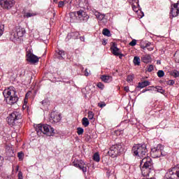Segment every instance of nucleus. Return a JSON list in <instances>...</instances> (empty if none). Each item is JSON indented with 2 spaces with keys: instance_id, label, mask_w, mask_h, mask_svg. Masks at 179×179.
<instances>
[{
  "instance_id": "obj_14",
  "label": "nucleus",
  "mask_w": 179,
  "mask_h": 179,
  "mask_svg": "<svg viewBox=\"0 0 179 179\" xmlns=\"http://www.w3.org/2000/svg\"><path fill=\"white\" fill-rule=\"evenodd\" d=\"M111 52L113 55L118 57V55H121V52H120V49L117 47V43H113V45L110 47Z\"/></svg>"
},
{
  "instance_id": "obj_48",
  "label": "nucleus",
  "mask_w": 179,
  "mask_h": 179,
  "mask_svg": "<svg viewBox=\"0 0 179 179\" xmlns=\"http://www.w3.org/2000/svg\"><path fill=\"white\" fill-rule=\"evenodd\" d=\"M124 91L127 92H129V87H124Z\"/></svg>"
},
{
  "instance_id": "obj_7",
  "label": "nucleus",
  "mask_w": 179,
  "mask_h": 179,
  "mask_svg": "<svg viewBox=\"0 0 179 179\" xmlns=\"http://www.w3.org/2000/svg\"><path fill=\"white\" fill-rule=\"evenodd\" d=\"M122 149V146L121 145H115L110 148L109 151L108 152V155L110 156V157H117L118 155L121 153V150Z\"/></svg>"
},
{
  "instance_id": "obj_20",
  "label": "nucleus",
  "mask_w": 179,
  "mask_h": 179,
  "mask_svg": "<svg viewBox=\"0 0 179 179\" xmlns=\"http://www.w3.org/2000/svg\"><path fill=\"white\" fill-rule=\"evenodd\" d=\"M101 79L102 82H104L105 83H108V82H111L112 77L110 76H101Z\"/></svg>"
},
{
  "instance_id": "obj_39",
  "label": "nucleus",
  "mask_w": 179,
  "mask_h": 179,
  "mask_svg": "<svg viewBox=\"0 0 179 179\" xmlns=\"http://www.w3.org/2000/svg\"><path fill=\"white\" fill-rule=\"evenodd\" d=\"M96 86L99 89H101V90H103V89H104V85L102 83H98Z\"/></svg>"
},
{
  "instance_id": "obj_36",
  "label": "nucleus",
  "mask_w": 179,
  "mask_h": 179,
  "mask_svg": "<svg viewBox=\"0 0 179 179\" xmlns=\"http://www.w3.org/2000/svg\"><path fill=\"white\" fill-rule=\"evenodd\" d=\"M166 83L169 86H173V85H174L176 83V82L173 80H169L166 81Z\"/></svg>"
},
{
  "instance_id": "obj_43",
  "label": "nucleus",
  "mask_w": 179,
  "mask_h": 179,
  "mask_svg": "<svg viewBox=\"0 0 179 179\" xmlns=\"http://www.w3.org/2000/svg\"><path fill=\"white\" fill-rule=\"evenodd\" d=\"M98 107H100L101 108H103V107H106V103L102 102L101 103H98Z\"/></svg>"
},
{
  "instance_id": "obj_56",
  "label": "nucleus",
  "mask_w": 179,
  "mask_h": 179,
  "mask_svg": "<svg viewBox=\"0 0 179 179\" xmlns=\"http://www.w3.org/2000/svg\"><path fill=\"white\" fill-rule=\"evenodd\" d=\"M178 10H174L173 12H177Z\"/></svg>"
},
{
  "instance_id": "obj_4",
  "label": "nucleus",
  "mask_w": 179,
  "mask_h": 179,
  "mask_svg": "<svg viewBox=\"0 0 179 179\" xmlns=\"http://www.w3.org/2000/svg\"><path fill=\"white\" fill-rule=\"evenodd\" d=\"M134 156H138V157H145L148 153V148H146V144H137L132 148L131 150Z\"/></svg>"
},
{
  "instance_id": "obj_49",
  "label": "nucleus",
  "mask_w": 179,
  "mask_h": 179,
  "mask_svg": "<svg viewBox=\"0 0 179 179\" xmlns=\"http://www.w3.org/2000/svg\"><path fill=\"white\" fill-rule=\"evenodd\" d=\"M81 41H85V36L80 37Z\"/></svg>"
},
{
  "instance_id": "obj_45",
  "label": "nucleus",
  "mask_w": 179,
  "mask_h": 179,
  "mask_svg": "<svg viewBox=\"0 0 179 179\" xmlns=\"http://www.w3.org/2000/svg\"><path fill=\"white\" fill-rule=\"evenodd\" d=\"M90 75V73L87 71V69L85 70V76H89Z\"/></svg>"
},
{
  "instance_id": "obj_34",
  "label": "nucleus",
  "mask_w": 179,
  "mask_h": 179,
  "mask_svg": "<svg viewBox=\"0 0 179 179\" xmlns=\"http://www.w3.org/2000/svg\"><path fill=\"white\" fill-rule=\"evenodd\" d=\"M71 36V37H74V38H78L79 37V32H72Z\"/></svg>"
},
{
  "instance_id": "obj_32",
  "label": "nucleus",
  "mask_w": 179,
  "mask_h": 179,
  "mask_svg": "<svg viewBox=\"0 0 179 179\" xmlns=\"http://www.w3.org/2000/svg\"><path fill=\"white\" fill-rule=\"evenodd\" d=\"M88 118L89 120H93L94 118V113L92 111L88 112Z\"/></svg>"
},
{
  "instance_id": "obj_5",
  "label": "nucleus",
  "mask_w": 179,
  "mask_h": 179,
  "mask_svg": "<svg viewBox=\"0 0 179 179\" xmlns=\"http://www.w3.org/2000/svg\"><path fill=\"white\" fill-rule=\"evenodd\" d=\"M22 119V113L15 110L10 113L7 117V122L10 127H15L19 124V121Z\"/></svg>"
},
{
  "instance_id": "obj_47",
  "label": "nucleus",
  "mask_w": 179,
  "mask_h": 179,
  "mask_svg": "<svg viewBox=\"0 0 179 179\" xmlns=\"http://www.w3.org/2000/svg\"><path fill=\"white\" fill-rule=\"evenodd\" d=\"M102 44H103V45H106V44H107V41H106V40H103L102 41Z\"/></svg>"
},
{
  "instance_id": "obj_21",
  "label": "nucleus",
  "mask_w": 179,
  "mask_h": 179,
  "mask_svg": "<svg viewBox=\"0 0 179 179\" xmlns=\"http://www.w3.org/2000/svg\"><path fill=\"white\" fill-rule=\"evenodd\" d=\"M19 36H17V33L15 32H12L10 36V39L11 41H16V40L19 39Z\"/></svg>"
},
{
  "instance_id": "obj_30",
  "label": "nucleus",
  "mask_w": 179,
  "mask_h": 179,
  "mask_svg": "<svg viewBox=\"0 0 179 179\" xmlns=\"http://www.w3.org/2000/svg\"><path fill=\"white\" fill-rule=\"evenodd\" d=\"M17 157L20 160H23V157H24V154L23 153V152H18Z\"/></svg>"
},
{
  "instance_id": "obj_17",
  "label": "nucleus",
  "mask_w": 179,
  "mask_h": 179,
  "mask_svg": "<svg viewBox=\"0 0 179 179\" xmlns=\"http://www.w3.org/2000/svg\"><path fill=\"white\" fill-rule=\"evenodd\" d=\"M148 86H150V82L148 80H145V81L138 83L137 87H138L139 89H143L144 87H146Z\"/></svg>"
},
{
  "instance_id": "obj_10",
  "label": "nucleus",
  "mask_w": 179,
  "mask_h": 179,
  "mask_svg": "<svg viewBox=\"0 0 179 179\" xmlns=\"http://www.w3.org/2000/svg\"><path fill=\"white\" fill-rule=\"evenodd\" d=\"M76 13H77V16L80 19V20H81V22H87V20H89V15H87V13H86V12H84L83 10H80L76 12Z\"/></svg>"
},
{
  "instance_id": "obj_31",
  "label": "nucleus",
  "mask_w": 179,
  "mask_h": 179,
  "mask_svg": "<svg viewBox=\"0 0 179 179\" xmlns=\"http://www.w3.org/2000/svg\"><path fill=\"white\" fill-rule=\"evenodd\" d=\"M172 76H174V78H178L179 76V72L177 70H174L172 73H171Z\"/></svg>"
},
{
  "instance_id": "obj_57",
  "label": "nucleus",
  "mask_w": 179,
  "mask_h": 179,
  "mask_svg": "<svg viewBox=\"0 0 179 179\" xmlns=\"http://www.w3.org/2000/svg\"><path fill=\"white\" fill-rule=\"evenodd\" d=\"M136 5L138 6V2H136Z\"/></svg>"
},
{
  "instance_id": "obj_13",
  "label": "nucleus",
  "mask_w": 179,
  "mask_h": 179,
  "mask_svg": "<svg viewBox=\"0 0 179 179\" xmlns=\"http://www.w3.org/2000/svg\"><path fill=\"white\" fill-rule=\"evenodd\" d=\"M164 179H177V173L175 172L173 168L169 170Z\"/></svg>"
},
{
  "instance_id": "obj_46",
  "label": "nucleus",
  "mask_w": 179,
  "mask_h": 179,
  "mask_svg": "<svg viewBox=\"0 0 179 179\" xmlns=\"http://www.w3.org/2000/svg\"><path fill=\"white\" fill-rule=\"evenodd\" d=\"M149 90H150V89L143 90L141 91V93H145V92H149Z\"/></svg>"
},
{
  "instance_id": "obj_23",
  "label": "nucleus",
  "mask_w": 179,
  "mask_h": 179,
  "mask_svg": "<svg viewBox=\"0 0 179 179\" xmlns=\"http://www.w3.org/2000/svg\"><path fill=\"white\" fill-rule=\"evenodd\" d=\"M102 34H103V36H106V37H111V32L107 28L103 29Z\"/></svg>"
},
{
  "instance_id": "obj_52",
  "label": "nucleus",
  "mask_w": 179,
  "mask_h": 179,
  "mask_svg": "<svg viewBox=\"0 0 179 179\" xmlns=\"http://www.w3.org/2000/svg\"><path fill=\"white\" fill-rule=\"evenodd\" d=\"M148 50L149 51H153V48H148Z\"/></svg>"
},
{
  "instance_id": "obj_16",
  "label": "nucleus",
  "mask_w": 179,
  "mask_h": 179,
  "mask_svg": "<svg viewBox=\"0 0 179 179\" xmlns=\"http://www.w3.org/2000/svg\"><path fill=\"white\" fill-rule=\"evenodd\" d=\"M141 61L144 62V64H149V62H152V57H150V55H143L141 57Z\"/></svg>"
},
{
  "instance_id": "obj_58",
  "label": "nucleus",
  "mask_w": 179,
  "mask_h": 179,
  "mask_svg": "<svg viewBox=\"0 0 179 179\" xmlns=\"http://www.w3.org/2000/svg\"><path fill=\"white\" fill-rule=\"evenodd\" d=\"M152 87H155V86H152Z\"/></svg>"
},
{
  "instance_id": "obj_53",
  "label": "nucleus",
  "mask_w": 179,
  "mask_h": 179,
  "mask_svg": "<svg viewBox=\"0 0 179 179\" xmlns=\"http://www.w3.org/2000/svg\"><path fill=\"white\" fill-rule=\"evenodd\" d=\"M17 171H19V166H17V169H16Z\"/></svg>"
},
{
  "instance_id": "obj_18",
  "label": "nucleus",
  "mask_w": 179,
  "mask_h": 179,
  "mask_svg": "<svg viewBox=\"0 0 179 179\" xmlns=\"http://www.w3.org/2000/svg\"><path fill=\"white\" fill-rule=\"evenodd\" d=\"M17 35L20 38V37H23L24 34H26V30L23 28L18 27L16 29Z\"/></svg>"
},
{
  "instance_id": "obj_15",
  "label": "nucleus",
  "mask_w": 179,
  "mask_h": 179,
  "mask_svg": "<svg viewBox=\"0 0 179 179\" xmlns=\"http://www.w3.org/2000/svg\"><path fill=\"white\" fill-rule=\"evenodd\" d=\"M94 15L96 16L98 20H103L104 23H107V19H106V15L101 14L98 11H94Z\"/></svg>"
},
{
  "instance_id": "obj_25",
  "label": "nucleus",
  "mask_w": 179,
  "mask_h": 179,
  "mask_svg": "<svg viewBox=\"0 0 179 179\" xmlns=\"http://www.w3.org/2000/svg\"><path fill=\"white\" fill-rule=\"evenodd\" d=\"M93 160L94 162H96V163H99V162H100V155H99V152H96L94 154Z\"/></svg>"
},
{
  "instance_id": "obj_8",
  "label": "nucleus",
  "mask_w": 179,
  "mask_h": 179,
  "mask_svg": "<svg viewBox=\"0 0 179 179\" xmlns=\"http://www.w3.org/2000/svg\"><path fill=\"white\" fill-rule=\"evenodd\" d=\"M73 166H74V167H78L80 169V170H82L83 173H86V171H87L86 164H85V162L82 160L74 161L73 162Z\"/></svg>"
},
{
  "instance_id": "obj_44",
  "label": "nucleus",
  "mask_w": 179,
  "mask_h": 179,
  "mask_svg": "<svg viewBox=\"0 0 179 179\" xmlns=\"http://www.w3.org/2000/svg\"><path fill=\"white\" fill-rule=\"evenodd\" d=\"M18 179H23V173H22V171L18 173Z\"/></svg>"
},
{
  "instance_id": "obj_33",
  "label": "nucleus",
  "mask_w": 179,
  "mask_h": 179,
  "mask_svg": "<svg viewBox=\"0 0 179 179\" xmlns=\"http://www.w3.org/2000/svg\"><path fill=\"white\" fill-rule=\"evenodd\" d=\"M33 16H36V14L35 13H27L25 15H24V17H31Z\"/></svg>"
},
{
  "instance_id": "obj_54",
  "label": "nucleus",
  "mask_w": 179,
  "mask_h": 179,
  "mask_svg": "<svg viewBox=\"0 0 179 179\" xmlns=\"http://www.w3.org/2000/svg\"><path fill=\"white\" fill-rule=\"evenodd\" d=\"M54 2H58V0H53Z\"/></svg>"
},
{
  "instance_id": "obj_55",
  "label": "nucleus",
  "mask_w": 179,
  "mask_h": 179,
  "mask_svg": "<svg viewBox=\"0 0 179 179\" xmlns=\"http://www.w3.org/2000/svg\"><path fill=\"white\" fill-rule=\"evenodd\" d=\"M1 159H3L2 157L0 156V160H1Z\"/></svg>"
},
{
  "instance_id": "obj_9",
  "label": "nucleus",
  "mask_w": 179,
  "mask_h": 179,
  "mask_svg": "<svg viewBox=\"0 0 179 179\" xmlns=\"http://www.w3.org/2000/svg\"><path fill=\"white\" fill-rule=\"evenodd\" d=\"M15 3H16L15 0L1 1V6L3 8V9H11V8H13V6H15Z\"/></svg>"
},
{
  "instance_id": "obj_6",
  "label": "nucleus",
  "mask_w": 179,
  "mask_h": 179,
  "mask_svg": "<svg viewBox=\"0 0 179 179\" xmlns=\"http://www.w3.org/2000/svg\"><path fill=\"white\" fill-rule=\"evenodd\" d=\"M163 147L162 145L159 144L156 148H152L150 155L153 159H157V157H161L163 156Z\"/></svg>"
},
{
  "instance_id": "obj_26",
  "label": "nucleus",
  "mask_w": 179,
  "mask_h": 179,
  "mask_svg": "<svg viewBox=\"0 0 179 179\" xmlns=\"http://www.w3.org/2000/svg\"><path fill=\"white\" fill-rule=\"evenodd\" d=\"M5 31V25L1 24L0 22V37L3 34V32Z\"/></svg>"
},
{
  "instance_id": "obj_3",
  "label": "nucleus",
  "mask_w": 179,
  "mask_h": 179,
  "mask_svg": "<svg viewBox=\"0 0 179 179\" xmlns=\"http://www.w3.org/2000/svg\"><path fill=\"white\" fill-rule=\"evenodd\" d=\"M141 164H143L141 168V172L144 176H148L150 173V170L153 169V161H152L151 157H145L142 159Z\"/></svg>"
},
{
  "instance_id": "obj_41",
  "label": "nucleus",
  "mask_w": 179,
  "mask_h": 179,
  "mask_svg": "<svg viewBox=\"0 0 179 179\" xmlns=\"http://www.w3.org/2000/svg\"><path fill=\"white\" fill-rule=\"evenodd\" d=\"M154 69H155V67H153V65L150 64L148 66V72H152V71H153Z\"/></svg>"
},
{
  "instance_id": "obj_11",
  "label": "nucleus",
  "mask_w": 179,
  "mask_h": 179,
  "mask_svg": "<svg viewBox=\"0 0 179 179\" xmlns=\"http://www.w3.org/2000/svg\"><path fill=\"white\" fill-rule=\"evenodd\" d=\"M50 122H59L61 121V114H58L57 112H52L50 117Z\"/></svg>"
},
{
  "instance_id": "obj_35",
  "label": "nucleus",
  "mask_w": 179,
  "mask_h": 179,
  "mask_svg": "<svg viewBox=\"0 0 179 179\" xmlns=\"http://www.w3.org/2000/svg\"><path fill=\"white\" fill-rule=\"evenodd\" d=\"M172 169L174 170L175 173H176L178 178H179V167H174Z\"/></svg>"
},
{
  "instance_id": "obj_27",
  "label": "nucleus",
  "mask_w": 179,
  "mask_h": 179,
  "mask_svg": "<svg viewBox=\"0 0 179 179\" xmlns=\"http://www.w3.org/2000/svg\"><path fill=\"white\" fill-rule=\"evenodd\" d=\"M155 89H157V92L158 93H161L162 94H164V90L162 87H155Z\"/></svg>"
},
{
  "instance_id": "obj_28",
  "label": "nucleus",
  "mask_w": 179,
  "mask_h": 179,
  "mask_svg": "<svg viewBox=\"0 0 179 179\" xmlns=\"http://www.w3.org/2000/svg\"><path fill=\"white\" fill-rule=\"evenodd\" d=\"M158 78H163L164 76V71L162 70H159L157 73Z\"/></svg>"
},
{
  "instance_id": "obj_19",
  "label": "nucleus",
  "mask_w": 179,
  "mask_h": 179,
  "mask_svg": "<svg viewBox=\"0 0 179 179\" xmlns=\"http://www.w3.org/2000/svg\"><path fill=\"white\" fill-rule=\"evenodd\" d=\"M56 57H57L58 59H64L65 57V51L57 50H56Z\"/></svg>"
},
{
  "instance_id": "obj_50",
  "label": "nucleus",
  "mask_w": 179,
  "mask_h": 179,
  "mask_svg": "<svg viewBox=\"0 0 179 179\" xmlns=\"http://www.w3.org/2000/svg\"><path fill=\"white\" fill-rule=\"evenodd\" d=\"M41 103L43 106H45V103H47V101L45 100H43L41 101Z\"/></svg>"
},
{
  "instance_id": "obj_51",
  "label": "nucleus",
  "mask_w": 179,
  "mask_h": 179,
  "mask_svg": "<svg viewBox=\"0 0 179 179\" xmlns=\"http://www.w3.org/2000/svg\"><path fill=\"white\" fill-rule=\"evenodd\" d=\"M148 47H149V43H147L145 45V46L143 48V50H145V48H148Z\"/></svg>"
},
{
  "instance_id": "obj_24",
  "label": "nucleus",
  "mask_w": 179,
  "mask_h": 179,
  "mask_svg": "<svg viewBox=\"0 0 179 179\" xmlns=\"http://www.w3.org/2000/svg\"><path fill=\"white\" fill-rule=\"evenodd\" d=\"M133 62L134 65H137V66L141 65V58H139V57L138 56L134 57Z\"/></svg>"
},
{
  "instance_id": "obj_2",
  "label": "nucleus",
  "mask_w": 179,
  "mask_h": 179,
  "mask_svg": "<svg viewBox=\"0 0 179 179\" xmlns=\"http://www.w3.org/2000/svg\"><path fill=\"white\" fill-rule=\"evenodd\" d=\"M35 131H36L37 135L38 136H41V134H43V135H46V136H52L54 135V128H52L51 126L48 124H36L34 125Z\"/></svg>"
},
{
  "instance_id": "obj_29",
  "label": "nucleus",
  "mask_w": 179,
  "mask_h": 179,
  "mask_svg": "<svg viewBox=\"0 0 179 179\" xmlns=\"http://www.w3.org/2000/svg\"><path fill=\"white\" fill-rule=\"evenodd\" d=\"M83 132H85V130H83V128H82V127L77 128L78 135H83Z\"/></svg>"
},
{
  "instance_id": "obj_38",
  "label": "nucleus",
  "mask_w": 179,
  "mask_h": 179,
  "mask_svg": "<svg viewBox=\"0 0 179 179\" xmlns=\"http://www.w3.org/2000/svg\"><path fill=\"white\" fill-rule=\"evenodd\" d=\"M127 82L131 83L132 80H134V76H128L127 78Z\"/></svg>"
},
{
  "instance_id": "obj_37",
  "label": "nucleus",
  "mask_w": 179,
  "mask_h": 179,
  "mask_svg": "<svg viewBox=\"0 0 179 179\" xmlns=\"http://www.w3.org/2000/svg\"><path fill=\"white\" fill-rule=\"evenodd\" d=\"M129 45H131V47H135V45H136V40L133 39V40L129 43Z\"/></svg>"
},
{
  "instance_id": "obj_1",
  "label": "nucleus",
  "mask_w": 179,
  "mask_h": 179,
  "mask_svg": "<svg viewBox=\"0 0 179 179\" xmlns=\"http://www.w3.org/2000/svg\"><path fill=\"white\" fill-rule=\"evenodd\" d=\"M3 94L6 102L10 106H13L19 101V97L17 96L16 91L10 88H8L3 92Z\"/></svg>"
},
{
  "instance_id": "obj_12",
  "label": "nucleus",
  "mask_w": 179,
  "mask_h": 179,
  "mask_svg": "<svg viewBox=\"0 0 179 179\" xmlns=\"http://www.w3.org/2000/svg\"><path fill=\"white\" fill-rule=\"evenodd\" d=\"M27 61L30 64H37V62H38L39 58L35 55H33V53H31V52L27 53Z\"/></svg>"
},
{
  "instance_id": "obj_22",
  "label": "nucleus",
  "mask_w": 179,
  "mask_h": 179,
  "mask_svg": "<svg viewBox=\"0 0 179 179\" xmlns=\"http://www.w3.org/2000/svg\"><path fill=\"white\" fill-rule=\"evenodd\" d=\"M89 124H90V122H89V119H87V117H83L82 119V124L83 127L86 128L87 127H89Z\"/></svg>"
},
{
  "instance_id": "obj_40",
  "label": "nucleus",
  "mask_w": 179,
  "mask_h": 179,
  "mask_svg": "<svg viewBox=\"0 0 179 179\" xmlns=\"http://www.w3.org/2000/svg\"><path fill=\"white\" fill-rule=\"evenodd\" d=\"M131 8L134 12H138V7L134 3L131 5Z\"/></svg>"
},
{
  "instance_id": "obj_59",
  "label": "nucleus",
  "mask_w": 179,
  "mask_h": 179,
  "mask_svg": "<svg viewBox=\"0 0 179 179\" xmlns=\"http://www.w3.org/2000/svg\"><path fill=\"white\" fill-rule=\"evenodd\" d=\"M132 1H135V0H132Z\"/></svg>"
},
{
  "instance_id": "obj_42",
  "label": "nucleus",
  "mask_w": 179,
  "mask_h": 179,
  "mask_svg": "<svg viewBox=\"0 0 179 179\" xmlns=\"http://www.w3.org/2000/svg\"><path fill=\"white\" fill-rule=\"evenodd\" d=\"M65 6V3L64 1H59L58 6L59 8H64V6Z\"/></svg>"
}]
</instances>
